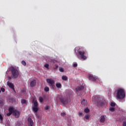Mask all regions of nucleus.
<instances>
[{"mask_svg": "<svg viewBox=\"0 0 126 126\" xmlns=\"http://www.w3.org/2000/svg\"><path fill=\"white\" fill-rule=\"evenodd\" d=\"M78 115L79 117H82V115H83V113H82V112H79L78 113Z\"/></svg>", "mask_w": 126, "mask_h": 126, "instance_id": "c756f323", "label": "nucleus"}, {"mask_svg": "<svg viewBox=\"0 0 126 126\" xmlns=\"http://www.w3.org/2000/svg\"><path fill=\"white\" fill-rule=\"evenodd\" d=\"M110 106L111 107H115V106H116V103L115 102H111L110 104Z\"/></svg>", "mask_w": 126, "mask_h": 126, "instance_id": "393cba45", "label": "nucleus"}, {"mask_svg": "<svg viewBox=\"0 0 126 126\" xmlns=\"http://www.w3.org/2000/svg\"><path fill=\"white\" fill-rule=\"evenodd\" d=\"M89 118H90V117L88 115H87L85 116V118H86V120H89Z\"/></svg>", "mask_w": 126, "mask_h": 126, "instance_id": "cd10ccee", "label": "nucleus"}, {"mask_svg": "<svg viewBox=\"0 0 126 126\" xmlns=\"http://www.w3.org/2000/svg\"><path fill=\"white\" fill-rule=\"evenodd\" d=\"M59 99L60 102H61L62 104H63V105H66V104L68 103V98L66 96L60 97Z\"/></svg>", "mask_w": 126, "mask_h": 126, "instance_id": "423d86ee", "label": "nucleus"}, {"mask_svg": "<svg viewBox=\"0 0 126 126\" xmlns=\"http://www.w3.org/2000/svg\"><path fill=\"white\" fill-rule=\"evenodd\" d=\"M44 91L45 92H49V91H50V88H49L48 87H45L44 88Z\"/></svg>", "mask_w": 126, "mask_h": 126, "instance_id": "a211bd4d", "label": "nucleus"}, {"mask_svg": "<svg viewBox=\"0 0 126 126\" xmlns=\"http://www.w3.org/2000/svg\"><path fill=\"white\" fill-rule=\"evenodd\" d=\"M13 116H14L15 118H18L20 117V111H18L17 109H14L13 107Z\"/></svg>", "mask_w": 126, "mask_h": 126, "instance_id": "0eeeda50", "label": "nucleus"}, {"mask_svg": "<svg viewBox=\"0 0 126 126\" xmlns=\"http://www.w3.org/2000/svg\"><path fill=\"white\" fill-rule=\"evenodd\" d=\"M90 111V110H89V109L88 108H86L84 109L85 113H89Z\"/></svg>", "mask_w": 126, "mask_h": 126, "instance_id": "b1692460", "label": "nucleus"}, {"mask_svg": "<svg viewBox=\"0 0 126 126\" xmlns=\"http://www.w3.org/2000/svg\"><path fill=\"white\" fill-rule=\"evenodd\" d=\"M62 80H64L65 81H66L68 79V78L66 75H63L62 77Z\"/></svg>", "mask_w": 126, "mask_h": 126, "instance_id": "2eb2a0df", "label": "nucleus"}, {"mask_svg": "<svg viewBox=\"0 0 126 126\" xmlns=\"http://www.w3.org/2000/svg\"><path fill=\"white\" fill-rule=\"evenodd\" d=\"M61 116H62V117H64V116H65V113H64V112L61 113Z\"/></svg>", "mask_w": 126, "mask_h": 126, "instance_id": "2f4dec72", "label": "nucleus"}, {"mask_svg": "<svg viewBox=\"0 0 126 126\" xmlns=\"http://www.w3.org/2000/svg\"><path fill=\"white\" fill-rule=\"evenodd\" d=\"M7 84L10 88L11 89H14V86H13V84L11 82H7Z\"/></svg>", "mask_w": 126, "mask_h": 126, "instance_id": "f8f14e48", "label": "nucleus"}, {"mask_svg": "<svg viewBox=\"0 0 126 126\" xmlns=\"http://www.w3.org/2000/svg\"><path fill=\"white\" fill-rule=\"evenodd\" d=\"M1 91H2V92H4L5 90L3 88H1Z\"/></svg>", "mask_w": 126, "mask_h": 126, "instance_id": "f704fd0d", "label": "nucleus"}, {"mask_svg": "<svg viewBox=\"0 0 126 126\" xmlns=\"http://www.w3.org/2000/svg\"><path fill=\"white\" fill-rule=\"evenodd\" d=\"M10 70L11 71V74L12 75V78L15 79L18 77L19 75V73L18 72V70L14 67H11L10 68Z\"/></svg>", "mask_w": 126, "mask_h": 126, "instance_id": "20e7f679", "label": "nucleus"}, {"mask_svg": "<svg viewBox=\"0 0 126 126\" xmlns=\"http://www.w3.org/2000/svg\"><path fill=\"white\" fill-rule=\"evenodd\" d=\"M92 101L93 102H97L96 106L97 107H104L107 103L106 100L96 95L93 97Z\"/></svg>", "mask_w": 126, "mask_h": 126, "instance_id": "f257e3e1", "label": "nucleus"}, {"mask_svg": "<svg viewBox=\"0 0 126 126\" xmlns=\"http://www.w3.org/2000/svg\"><path fill=\"white\" fill-rule=\"evenodd\" d=\"M123 126H126V121L123 122Z\"/></svg>", "mask_w": 126, "mask_h": 126, "instance_id": "e433bc0d", "label": "nucleus"}, {"mask_svg": "<svg viewBox=\"0 0 126 126\" xmlns=\"http://www.w3.org/2000/svg\"><path fill=\"white\" fill-rule=\"evenodd\" d=\"M88 78L89 79V80H91L92 81H95V80H96L97 79V78H96V76L90 74L89 75V77Z\"/></svg>", "mask_w": 126, "mask_h": 126, "instance_id": "6e6552de", "label": "nucleus"}, {"mask_svg": "<svg viewBox=\"0 0 126 126\" xmlns=\"http://www.w3.org/2000/svg\"><path fill=\"white\" fill-rule=\"evenodd\" d=\"M21 63L22 64H23V65H24L25 66V65H26V62L25 61H22Z\"/></svg>", "mask_w": 126, "mask_h": 126, "instance_id": "a878e982", "label": "nucleus"}, {"mask_svg": "<svg viewBox=\"0 0 126 126\" xmlns=\"http://www.w3.org/2000/svg\"><path fill=\"white\" fill-rule=\"evenodd\" d=\"M100 123H105L106 122V118L105 117V115H102L100 117V120H99Z\"/></svg>", "mask_w": 126, "mask_h": 126, "instance_id": "1a4fd4ad", "label": "nucleus"}, {"mask_svg": "<svg viewBox=\"0 0 126 126\" xmlns=\"http://www.w3.org/2000/svg\"><path fill=\"white\" fill-rule=\"evenodd\" d=\"M58 67H59V65H58V64H56L55 65L54 69H57V68H58Z\"/></svg>", "mask_w": 126, "mask_h": 126, "instance_id": "473e14b6", "label": "nucleus"}, {"mask_svg": "<svg viewBox=\"0 0 126 126\" xmlns=\"http://www.w3.org/2000/svg\"><path fill=\"white\" fill-rule=\"evenodd\" d=\"M44 66L46 67V68H49V64L46 63L44 64Z\"/></svg>", "mask_w": 126, "mask_h": 126, "instance_id": "7c9ffc66", "label": "nucleus"}, {"mask_svg": "<svg viewBox=\"0 0 126 126\" xmlns=\"http://www.w3.org/2000/svg\"><path fill=\"white\" fill-rule=\"evenodd\" d=\"M0 121H2L3 120L2 116L1 115V114H0Z\"/></svg>", "mask_w": 126, "mask_h": 126, "instance_id": "c9c22d12", "label": "nucleus"}, {"mask_svg": "<svg viewBox=\"0 0 126 126\" xmlns=\"http://www.w3.org/2000/svg\"><path fill=\"white\" fill-rule=\"evenodd\" d=\"M28 124L29 126H34V122H33V120L31 118L28 119Z\"/></svg>", "mask_w": 126, "mask_h": 126, "instance_id": "9b49d317", "label": "nucleus"}, {"mask_svg": "<svg viewBox=\"0 0 126 126\" xmlns=\"http://www.w3.org/2000/svg\"><path fill=\"white\" fill-rule=\"evenodd\" d=\"M16 126H21V124L20 123H17Z\"/></svg>", "mask_w": 126, "mask_h": 126, "instance_id": "4c0bfd02", "label": "nucleus"}, {"mask_svg": "<svg viewBox=\"0 0 126 126\" xmlns=\"http://www.w3.org/2000/svg\"><path fill=\"white\" fill-rule=\"evenodd\" d=\"M84 89V87L83 86H80V87H77L76 88V91L78 92L79 91H81Z\"/></svg>", "mask_w": 126, "mask_h": 126, "instance_id": "4468645a", "label": "nucleus"}, {"mask_svg": "<svg viewBox=\"0 0 126 126\" xmlns=\"http://www.w3.org/2000/svg\"><path fill=\"white\" fill-rule=\"evenodd\" d=\"M0 93H1V90H0Z\"/></svg>", "mask_w": 126, "mask_h": 126, "instance_id": "ea45409f", "label": "nucleus"}, {"mask_svg": "<svg viewBox=\"0 0 126 126\" xmlns=\"http://www.w3.org/2000/svg\"><path fill=\"white\" fill-rule=\"evenodd\" d=\"M33 106L34 107H38V102L37 101H35L33 103Z\"/></svg>", "mask_w": 126, "mask_h": 126, "instance_id": "aec40b11", "label": "nucleus"}, {"mask_svg": "<svg viewBox=\"0 0 126 126\" xmlns=\"http://www.w3.org/2000/svg\"><path fill=\"white\" fill-rule=\"evenodd\" d=\"M86 103H87V101H86V100H85V99H83V100L82 101V102H81V104H82V105H85L86 104Z\"/></svg>", "mask_w": 126, "mask_h": 126, "instance_id": "412c9836", "label": "nucleus"}, {"mask_svg": "<svg viewBox=\"0 0 126 126\" xmlns=\"http://www.w3.org/2000/svg\"><path fill=\"white\" fill-rule=\"evenodd\" d=\"M39 100L40 102H43V101H44V99L43 98V97L42 96H40L39 97Z\"/></svg>", "mask_w": 126, "mask_h": 126, "instance_id": "5701e85b", "label": "nucleus"}, {"mask_svg": "<svg viewBox=\"0 0 126 126\" xmlns=\"http://www.w3.org/2000/svg\"><path fill=\"white\" fill-rule=\"evenodd\" d=\"M31 87H34L36 85V80H33L32 81L30 84Z\"/></svg>", "mask_w": 126, "mask_h": 126, "instance_id": "ddd939ff", "label": "nucleus"}, {"mask_svg": "<svg viewBox=\"0 0 126 126\" xmlns=\"http://www.w3.org/2000/svg\"><path fill=\"white\" fill-rule=\"evenodd\" d=\"M50 108H51V107H50L49 106H46L45 107L44 109H45V110H48L49 109H50Z\"/></svg>", "mask_w": 126, "mask_h": 126, "instance_id": "c85d7f7f", "label": "nucleus"}, {"mask_svg": "<svg viewBox=\"0 0 126 126\" xmlns=\"http://www.w3.org/2000/svg\"><path fill=\"white\" fill-rule=\"evenodd\" d=\"M73 67H77V63H75L73 65Z\"/></svg>", "mask_w": 126, "mask_h": 126, "instance_id": "72a5a7b5", "label": "nucleus"}, {"mask_svg": "<svg viewBox=\"0 0 126 126\" xmlns=\"http://www.w3.org/2000/svg\"><path fill=\"white\" fill-rule=\"evenodd\" d=\"M109 110H110V111L112 112H115V108L112 107V108L109 109Z\"/></svg>", "mask_w": 126, "mask_h": 126, "instance_id": "bb28decb", "label": "nucleus"}, {"mask_svg": "<svg viewBox=\"0 0 126 126\" xmlns=\"http://www.w3.org/2000/svg\"><path fill=\"white\" fill-rule=\"evenodd\" d=\"M59 71L61 72H63V71H64L63 68L62 67H59Z\"/></svg>", "mask_w": 126, "mask_h": 126, "instance_id": "4be33fe9", "label": "nucleus"}, {"mask_svg": "<svg viewBox=\"0 0 126 126\" xmlns=\"http://www.w3.org/2000/svg\"><path fill=\"white\" fill-rule=\"evenodd\" d=\"M21 103L22 104H27V101H26V100H25V99H23L21 100Z\"/></svg>", "mask_w": 126, "mask_h": 126, "instance_id": "6ab92c4d", "label": "nucleus"}, {"mask_svg": "<svg viewBox=\"0 0 126 126\" xmlns=\"http://www.w3.org/2000/svg\"><path fill=\"white\" fill-rule=\"evenodd\" d=\"M46 81L47 83L49 84L50 88H52V89H55V80H53L52 78H48L46 79Z\"/></svg>", "mask_w": 126, "mask_h": 126, "instance_id": "39448f33", "label": "nucleus"}, {"mask_svg": "<svg viewBox=\"0 0 126 126\" xmlns=\"http://www.w3.org/2000/svg\"><path fill=\"white\" fill-rule=\"evenodd\" d=\"M56 86L57 88H62V84L60 83H57L56 84Z\"/></svg>", "mask_w": 126, "mask_h": 126, "instance_id": "dca6fc26", "label": "nucleus"}, {"mask_svg": "<svg viewBox=\"0 0 126 126\" xmlns=\"http://www.w3.org/2000/svg\"><path fill=\"white\" fill-rule=\"evenodd\" d=\"M9 113H7V116L8 117L10 116L12 114V112H13V107H10L8 108Z\"/></svg>", "mask_w": 126, "mask_h": 126, "instance_id": "9d476101", "label": "nucleus"}, {"mask_svg": "<svg viewBox=\"0 0 126 126\" xmlns=\"http://www.w3.org/2000/svg\"><path fill=\"white\" fill-rule=\"evenodd\" d=\"M38 107H32V111H33V112H34V113H37L38 112Z\"/></svg>", "mask_w": 126, "mask_h": 126, "instance_id": "f3484780", "label": "nucleus"}, {"mask_svg": "<svg viewBox=\"0 0 126 126\" xmlns=\"http://www.w3.org/2000/svg\"><path fill=\"white\" fill-rule=\"evenodd\" d=\"M75 52L79 59L84 60L87 59V56H86V55H87V52L85 51H79L78 47L75 48Z\"/></svg>", "mask_w": 126, "mask_h": 126, "instance_id": "f03ea898", "label": "nucleus"}, {"mask_svg": "<svg viewBox=\"0 0 126 126\" xmlns=\"http://www.w3.org/2000/svg\"><path fill=\"white\" fill-rule=\"evenodd\" d=\"M9 79L10 80V79H11V77H9Z\"/></svg>", "mask_w": 126, "mask_h": 126, "instance_id": "58836bf2", "label": "nucleus"}, {"mask_svg": "<svg viewBox=\"0 0 126 126\" xmlns=\"http://www.w3.org/2000/svg\"><path fill=\"white\" fill-rule=\"evenodd\" d=\"M126 97V91L124 89L119 88L117 91L116 98L123 100Z\"/></svg>", "mask_w": 126, "mask_h": 126, "instance_id": "7ed1b4c3", "label": "nucleus"}]
</instances>
